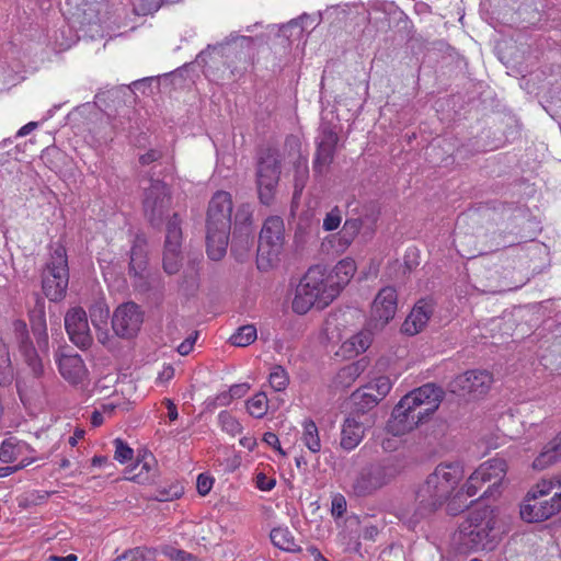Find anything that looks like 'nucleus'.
<instances>
[{
	"mask_svg": "<svg viewBox=\"0 0 561 561\" xmlns=\"http://www.w3.org/2000/svg\"><path fill=\"white\" fill-rule=\"evenodd\" d=\"M433 310L434 308L431 302L420 300L405 319L402 325L403 332L409 335H414L421 332L433 314Z\"/></svg>",
	"mask_w": 561,
	"mask_h": 561,
	"instance_id": "obj_24",
	"label": "nucleus"
},
{
	"mask_svg": "<svg viewBox=\"0 0 561 561\" xmlns=\"http://www.w3.org/2000/svg\"><path fill=\"white\" fill-rule=\"evenodd\" d=\"M363 371V365L360 362L353 363L344 368H342L339 373L340 378H348L351 381H354Z\"/></svg>",
	"mask_w": 561,
	"mask_h": 561,
	"instance_id": "obj_49",
	"label": "nucleus"
},
{
	"mask_svg": "<svg viewBox=\"0 0 561 561\" xmlns=\"http://www.w3.org/2000/svg\"><path fill=\"white\" fill-rule=\"evenodd\" d=\"M232 199L227 192H217L210 199L206 221V250L210 260H221L229 244Z\"/></svg>",
	"mask_w": 561,
	"mask_h": 561,
	"instance_id": "obj_6",
	"label": "nucleus"
},
{
	"mask_svg": "<svg viewBox=\"0 0 561 561\" xmlns=\"http://www.w3.org/2000/svg\"><path fill=\"white\" fill-rule=\"evenodd\" d=\"M363 222L359 218L346 219L337 237V247L341 250L347 249L362 229Z\"/></svg>",
	"mask_w": 561,
	"mask_h": 561,
	"instance_id": "obj_35",
	"label": "nucleus"
},
{
	"mask_svg": "<svg viewBox=\"0 0 561 561\" xmlns=\"http://www.w3.org/2000/svg\"><path fill=\"white\" fill-rule=\"evenodd\" d=\"M197 335H198L197 332H195L194 334H191L178 346V352L180 355L185 356V355H188L193 351Z\"/></svg>",
	"mask_w": 561,
	"mask_h": 561,
	"instance_id": "obj_54",
	"label": "nucleus"
},
{
	"mask_svg": "<svg viewBox=\"0 0 561 561\" xmlns=\"http://www.w3.org/2000/svg\"><path fill=\"white\" fill-rule=\"evenodd\" d=\"M561 456V433L546 445L539 456L534 460L533 467L537 470H543L554 463Z\"/></svg>",
	"mask_w": 561,
	"mask_h": 561,
	"instance_id": "obj_29",
	"label": "nucleus"
},
{
	"mask_svg": "<svg viewBox=\"0 0 561 561\" xmlns=\"http://www.w3.org/2000/svg\"><path fill=\"white\" fill-rule=\"evenodd\" d=\"M68 5L75 8L72 18L82 26L100 24L107 14V3L104 0H68Z\"/></svg>",
	"mask_w": 561,
	"mask_h": 561,
	"instance_id": "obj_20",
	"label": "nucleus"
},
{
	"mask_svg": "<svg viewBox=\"0 0 561 561\" xmlns=\"http://www.w3.org/2000/svg\"><path fill=\"white\" fill-rule=\"evenodd\" d=\"M147 264L146 239L144 236H136L130 250V271L135 275L141 274Z\"/></svg>",
	"mask_w": 561,
	"mask_h": 561,
	"instance_id": "obj_33",
	"label": "nucleus"
},
{
	"mask_svg": "<svg viewBox=\"0 0 561 561\" xmlns=\"http://www.w3.org/2000/svg\"><path fill=\"white\" fill-rule=\"evenodd\" d=\"M462 477L459 462L438 465L416 491L414 504L399 510V519L413 529L447 501Z\"/></svg>",
	"mask_w": 561,
	"mask_h": 561,
	"instance_id": "obj_1",
	"label": "nucleus"
},
{
	"mask_svg": "<svg viewBox=\"0 0 561 561\" xmlns=\"http://www.w3.org/2000/svg\"><path fill=\"white\" fill-rule=\"evenodd\" d=\"M339 296V285L328 277L324 267H310L296 287L293 310L298 314L307 313L311 308L324 309Z\"/></svg>",
	"mask_w": 561,
	"mask_h": 561,
	"instance_id": "obj_5",
	"label": "nucleus"
},
{
	"mask_svg": "<svg viewBox=\"0 0 561 561\" xmlns=\"http://www.w3.org/2000/svg\"><path fill=\"white\" fill-rule=\"evenodd\" d=\"M144 322V313L138 305L128 301L119 305L112 317V328L122 339H133Z\"/></svg>",
	"mask_w": 561,
	"mask_h": 561,
	"instance_id": "obj_13",
	"label": "nucleus"
},
{
	"mask_svg": "<svg viewBox=\"0 0 561 561\" xmlns=\"http://www.w3.org/2000/svg\"><path fill=\"white\" fill-rule=\"evenodd\" d=\"M396 474L397 469L390 462L370 463L355 476L352 491L359 497L373 495L387 485Z\"/></svg>",
	"mask_w": 561,
	"mask_h": 561,
	"instance_id": "obj_10",
	"label": "nucleus"
},
{
	"mask_svg": "<svg viewBox=\"0 0 561 561\" xmlns=\"http://www.w3.org/2000/svg\"><path fill=\"white\" fill-rule=\"evenodd\" d=\"M256 339V328L252 324L240 327L236 333H233L229 341L232 345L238 347H244L253 343Z\"/></svg>",
	"mask_w": 561,
	"mask_h": 561,
	"instance_id": "obj_39",
	"label": "nucleus"
},
{
	"mask_svg": "<svg viewBox=\"0 0 561 561\" xmlns=\"http://www.w3.org/2000/svg\"><path fill=\"white\" fill-rule=\"evenodd\" d=\"M65 327L70 341L81 350H87L92 344V335L88 317L82 308L70 309L65 317Z\"/></svg>",
	"mask_w": 561,
	"mask_h": 561,
	"instance_id": "obj_18",
	"label": "nucleus"
},
{
	"mask_svg": "<svg viewBox=\"0 0 561 561\" xmlns=\"http://www.w3.org/2000/svg\"><path fill=\"white\" fill-rule=\"evenodd\" d=\"M398 309V295L393 287L381 288L376 295L370 309L369 325L382 329L396 316Z\"/></svg>",
	"mask_w": 561,
	"mask_h": 561,
	"instance_id": "obj_15",
	"label": "nucleus"
},
{
	"mask_svg": "<svg viewBox=\"0 0 561 561\" xmlns=\"http://www.w3.org/2000/svg\"><path fill=\"white\" fill-rule=\"evenodd\" d=\"M270 538L272 543L280 550L287 552H299L301 548L296 543L293 533L288 527H275L271 530Z\"/></svg>",
	"mask_w": 561,
	"mask_h": 561,
	"instance_id": "obj_32",
	"label": "nucleus"
},
{
	"mask_svg": "<svg viewBox=\"0 0 561 561\" xmlns=\"http://www.w3.org/2000/svg\"><path fill=\"white\" fill-rule=\"evenodd\" d=\"M506 461L502 458H494L483 462L480 467L470 476V483L477 479H481L482 482L491 483L490 486L483 492V496L492 494V488L500 484L506 473Z\"/></svg>",
	"mask_w": 561,
	"mask_h": 561,
	"instance_id": "obj_21",
	"label": "nucleus"
},
{
	"mask_svg": "<svg viewBox=\"0 0 561 561\" xmlns=\"http://www.w3.org/2000/svg\"><path fill=\"white\" fill-rule=\"evenodd\" d=\"M256 488L261 491H271L275 484H276V481L275 479H272V478H268L266 477L264 473H259L256 476Z\"/></svg>",
	"mask_w": 561,
	"mask_h": 561,
	"instance_id": "obj_56",
	"label": "nucleus"
},
{
	"mask_svg": "<svg viewBox=\"0 0 561 561\" xmlns=\"http://www.w3.org/2000/svg\"><path fill=\"white\" fill-rule=\"evenodd\" d=\"M115 453L114 459L121 463H125L133 459L134 450L121 438L114 440Z\"/></svg>",
	"mask_w": 561,
	"mask_h": 561,
	"instance_id": "obj_44",
	"label": "nucleus"
},
{
	"mask_svg": "<svg viewBox=\"0 0 561 561\" xmlns=\"http://www.w3.org/2000/svg\"><path fill=\"white\" fill-rule=\"evenodd\" d=\"M342 222V211L335 207L331 209L323 219V229L325 231H333L339 228Z\"/></svg>",
	"mask_w": 561,
	"mask_h": 561,
	"instance_id": "obj_46",
	"label": "nucleus"
},
{
	"mask_svg": "<svg viewBox=\"0 0 561 561\" xmlns=\"http://www.w3.org/2000/svg\"><path fill=\"white\" fill-rule=\"evenodd\" d=\"M351 399L356 411L362 414L371 410L381 401V399H377V394L373 391V388L367 385L354 391Z\"/></svg>",
	"mask_w": 561,
	"mask_h": 561,
	"instance_id": "obj_31",
	"label": "nucleus"
},
{
	"mask_svg": "<svg viewBox=\"0 0 561 561\" xmlns=\"http://www.w3.org/2000/svg\"><path fill=\"white\" fill-rule=\"evenodd\" d=\"M337 141V133L332 127L328 125L321 126L316 140L317 151L313 161V171L316 173H323L332 163Z\"/></svg>",
	"mask_w": 561,
	"mask_h": 561,
	"instance_id": "obj_19",
	"label": "nucleus"
},
{
	"mask_svg": "<svg viewBox=\"0 0 561 561\" xmlns=\"http://www.w3.org/2000/svg\"><path fill=\"white\" fill-rule=\"evenodd\" d=\"M493 381L492 375L486 370H469L456 376L449 383V389L458 396L484 394Z\"/></svg>",
	"mask_w": 561,
	"mask_h": 561,
	"instance_id": "obj_17",
	"label": "nucleus"
},
{
	"mask_svg": "<svg viewBox=\"0 0 561 561\" xmlns=\"http://www.w3.org/2000/svg\"><path fill=\"white\" fill-rule=\"evenodd\" d=\"M110 312L108 308L103 302H96L91 309H90V317L92 324L94 328H98V325H106L107 319H108Z\"/></svg>",
	"mask_w": 561,
	"mask_h": 561,
	"instance_id": "obj_43",
	"label": "nucleus"
},
{
	"mask_svg": "<svg viewBox=\"0 0 561 561\" xmlns=\"http://www.w3.org/2000/svg\"><path fill=\"white\" fill-rule=\"evenodd\" d=\"M182 229L178 215L168 221L163 251V268L168 274L179 272L182 264L181 255Z\"/></svg>",
	"mask_w": 561,
	"mask_h": 561,
	"instance_id": "obj_16",
	"label": "nucleus"
},
{
	"mask_svg": "<svg viewBox=\"0 0 561 561\" xmlns=\"http://www.w3.org/2000/svg\"><path fill=\"white\" fill-rule=\"evenodd\" d=\"M356 263L352 257H345L337 262L333 270V274H328V277H333L334 283L339 285V294L342 288L348 284L356 272Z\"/></svg>",
	"mask_w": 561,
	"mask_h": 561,
	"instance_id": "obj_34",
	"label": "nucleus"
},
{
	"mask_svg": "<svg viewBox=\"0 0 561 561\" xmlns=\"http://www.w3.org/2000/svg\"><path fill=\"white\" fill-rule=\"evenodd\" d=\"M279 174L280 167L277 154L270 150L260 158L256 172L259 197L263 204L270 205L273 201Z\"/></svg>",
	"mask_w": 561,
	"mask_h": 561,
	"instance_id": "obj_12",
	"label": "nucleus"
},
{
	"mask_svg": "<svg viewBox=\"0 0 561 561\" xmlns=\"http://www.w3.org/2000/svg\"><path fill=\"white\" fill-rule=\"evenodd\" d=\"M379 530L374 525L365 526L362 530V537L365 540H375L376 536L378 535Z\"/></svg>",
	"mask_w": 561,
	"mask_h": 561,
	"instance_id": "obj_62",
	"label": "nucleus"
},
{
	"mask_svg": "<svg viewBox=\"0 0 561 561\" xmlns=\"http://www.w3.org/2000/svg\"><path fill=\"white\" fill-rule=\"evenodd\" d=\"M284 221L278 216L268 217L260 232L257 247V268L266 271L277 261L284 245Z\"/></svg>",
	"mask_w": 561,
	"mask_h": 561,
	"instance_id": "obj_8",
	"label": "nucleus"
},
{
	"mask_svg": "<svg viewBox=\"0 0 561 561\" xmlns=\"http://www.w3.org/2000/svg\"><path fill=\"white\" fill-rule=\"evenodd\" d=\"M316 19L308 13H302L296 19L290 20L286 24L278 27L279 36L288 41L300 38L305 32L306 26L311 25Z\"/></svg>",
	"mask_w": 561,
	"mask_h": 561,
	"instance_id": "obj_28",
	"label": "nucleus"
},
{
	"mask_svg": "<svg viewBox=\"0 0 561 561\" xmlns=\"http://www.w3.org/2000/svg\"><path fill=\"white\" fill-rule=\"evenodd\" d=\"M263 442L267 444L268 446L273 447L275 450L279 453V455L285 456L286 453L283 450L279 444V439L276 434L272 432H266L263 435Z\"/></svg>",
	"mask_w": 561,
	"mask_h": 561,
	"instance_id": "obj_58",
	"label": "nucleus"
},
{
	"mask_svg": "<svg viewBox=\"0 0 561 561\" xmlns=\"http://www.w3.org/2000/svg\"><path fill=\"white\" fill-rule=\"evenodd\" d=\"M556 485H558V488L561 489V477H557L550 480H542L540 483L537 484L536 490H534L533 492H535L537 496H545L549 494L554 489Z\"/></svg>",
	"mask_w": 561,
	"mask_h": 561,
	"instance_id": "obj_48",
	"label": "nucleus"
},
{
	"mask_svg": "<svg viewBox=\"0 0 561 561\" xmlns=\"http://www.w3.org/2000/svg\"><path fill=\"white\" fill-rule=\"evenodd\" d=\"M251 209L249 205H242L236 214V224L249 225L251 221Z\"/></svg>",
	"mask_w": 561,
	"mask_h": 561,
	"instance_id": "obj_57",
	"label": "nucleus"
},
{
	"mask_svg": "<svg viewBox=\"0 0 561 561\" xmlns=\"http://www.w3.org/2000/svg\"><path fill=\"white\" fill-rule=\"evenodd\" d=\"M253 43V38L244 35H237L231 33L225 42L208 45L207 48L201 51L197 56V62L204 67V71L207 75H214L215 70H219L217 67L219 62H222L230 68V72L232 76L239 73L240 70L238 67L232 66V57H236L239 61H243L247 64V54L243 51H239L238 48H247L250 49Z\"/></svg>",
	"mask_w": 561,
	"mask_h": 561,
	"instance_id": "obj_7",
	"label": "nucleus"
},
{
	"mask_svg": "<svg viewBox=\"0 0 561 561\" xmlns=\"http://www.w3.org/2000/svg\"><path fill=\"white\" fill-rule=\"evenodd\" d=\"M373 388V391L377 394V399H383L390 392L392 382L389 377L380 376L367 383Z\"/></svg>",
	"mask_w": 561,
	"mask_h": 561,
	"instance_id": "obj_42",
	"label": "nucleus"
},
{
	"mask_svg": "<svg viewBox=\"0 0 561 561\" xmlns=\"http://www.w3.org/2000/svg\"><path fill=\"white\" fill-rule=\"evenodd\" d=\"M561 507V490L549 500H539L535 492H529L520 506V516L528 523H538L550 518Z\"/></svg>",
	"mask_w": 561,
	"mask_h": 561,
	"instance_id": "obj_14",
	"label": "nucleus"
},
{
	"mask_svg": "<svg viewBox=\"0 0 561 561\" xmlns=\"http://www.w3.org/2000/svg\"><path fill=\"white\" fill-rule=\"evenodd\" d=\"M213 484H214V480L211 477H209L205 473L198 474L197 481H196V488L201 495H203V496L207 495L210 492Z\"/></svg>",
	"mask_w": 561,
	"mask_h": 561,
	"instance_id": "obj_51",
	"label": "nucleus"
},
{
	"mask_svg": "<svg viewBox=\"0 0 561 561\" xmlns=\"http://www.w3.org/2000/svg\"><path fill=\"white\" fill-rule=\"evenodd\" d=\"M161 157V152L154 149H151L147 151L146 153L141 154L139 158V161L141 164H149L156 160H158Z\"/></svg>",
	"mask_w": 561,
	"mask_h": 561,
	"instance_id": "obj_61",
	"label": "nucleus"
},
{
	"mask_svg": "<svg viewBox=\"0 0 561 561\" xmlns=\"http://www.w3.org/2000/svg\"><path fill=\"white\" fill-rule=\"evenodd\" d=\"M13 378V368L11 364L8 345L0 339V383L11 382Z\"/></svg>",
	"mask_w": 561,
	"mask_h": 561,
	"instance_id": "obj_37",
	"label": "nucleus"
},
{
	"mask_svg": "<svg viewBox=\"0 0 561 561\" xmlns=\"http://www.w3.org/2000/svg\"><path fill=\"white\" fill-rule=\"evenodd\" d=\"M96 331V340L102 345L106 346L107 348L113 347V336L110 334L107 329H103L101 325H98L95 328Z\"/></svg>",
	"mask_w": 561,
	"mask_h": 561,
	"instance_id": "obj_55",
	"label": "nucleus"
},
{
	"mask_svg": "<svg viewBox=\"0 0 561 561\" xmlns=\"http://www.w3.org/2000/svg\"><path fill=\"white\" fill-rule=\"evenodd\" d=\"M60 375L71 385H79L88 376V369L83 359L78 354H62L57 357Z\"/></svg>",
	"mask_w": 561,
	"mask_h": 561,
	"instance_id": "obj_22",
	"label": "nucleus"
},
{
	"mask_svg": "<svg viewBox=\"0 0 561 561\" xmlns=\"http://www.w3.org/2000/svg\"><path fill=\"white\" fill-rule=\"evenodd\" d=\"M127 552L134 561H154L157 553H158V549L147 548V547H137Z\"/></svg>",
	"mask_w": 561,
	"mask_h": 561,
	"instance_id": "obj_45",
	"label": "nucleus"
},
{
	"mask_svg": "<svg viewBox=\"0 0 561 561\" xmlns=\"http://www.w3.org/2000/svg\"><path fill=\"white\" fill-rule=\"evenodd\" d=\"M359 419L357 414L350 415L341 425L340 446L345 451L355 449L365 436L366 426Z\"/></svg>",
	"mask_w": 561,
	"mask_h": 561,
	"instance_id": "obj_23",
	"label": "nucleus"
},
{
	"mask_svg": "<svg viewBox=\"0 0 561 561\" xmlns=\"http://www.w3.org/2000/svg\"><path fill=\"white\" fill-rule=\"evenodd\" d=\"M247 411L255 419H262L268 411V399L264 392L254 394L247 401Z\"/></svg>",
	"mask_w": 561,
	"mask_h": 561,
	"instance_id": "obj_36",
	"label": "nucleus"
},
{
	"mask_svg": "<svg viewBox=\"0 0 561 561\" xmlns=\"http://www.w3.org/2000/svg\"><path fill=\"white\" fill-rule=\"evenodd\" d=\"M495 525L496 515L491 507L470 512L453 535L454 548L460 553L494 550L501 540Z\"/></svg>",
	"mask_w": 561,
	"mask_h": 561,
	"instance_id": "obj_3",
	"label": "nucleus"
},
{
	"mask_svg": "<svg viewBox=\"0 0 561 561\" xmlns=\"http://www.w3.org/2000/svg\"><path fill=\"white\" fill-rule=\"evenodd\" d=\"M443 396V390L434 383L412 390L393 408L386 425L387 432L393 436L411 432L438 409Z\"/></svg>",
	"mask_w": 561,
	"mask_h": 561,
	"instance_id": "obj_2",
	"label": "nucleus"
},
{
	"mask_svg": "<svg viewBox=\"0 0 561 561\" xmlns=\"http://www.w3.org/2000/svg\"><path fill=\"white\" fill-rule=\"evenodd\" d=\"M371 342L373 336L370 331L363 330L352 335L350 339L345 340L340 346V350L337 351L336 354L345 358L355 357L366 352L370 346Z\"/></svg>",
	"mask_w": 561,
	"mask_h": 561,
	"instance_id": "obj_26",
	"label": "nucleus"
},
{
	"mask_svg": "<svg viewBox=\"0 0 561 561\" xmlns=\"http://www.w3.org/2000/svg\"><path fill=\"white\" fill-rule=\"evenodd\" d=\"M33 453L34 450L28 444L11 436L5 438L0 445V461L3 463L19 461L20 463L23 458L33 457Z\"/></svg>",
	"mask_w": 561,
	"mask_h": 561,
	"instance_id": "obj_25",
	"label": "nucleus"
},
{
	"mask_svg": "<svg viewBox=\"0 0 561 561\" xmlns=\"http://www.w3.org/2000/svg\"><path fill=\"white\" fill-rule=\"evenodd\" d=\"M69 268L67 253L62 245H57L43 272V290L53 301L61 299L68 287Z\"/></svg>",
	"mask_w": 561,
	"mask_h": 561,
	"instance_id": "obj_9",
	"label": "nucleus"
},
{
	"mask_svg": "<svg viewBox=\"0 0 561 561\" xmlns=\"http://www.w3.org/2000/svg\"><path fill=\"white\" fill-rule=\"evenodd\" d=\"M171 204L170 192L167 185L159 180H150L145 187L142 201L144 213L153 226H159Z\"/></svg>",
	"mask_w": 561,
	"mask_h": 561,
	"instance_id": "obj_11",
	"label": "nucleus"
},
{
	"mask_svg": "<svg viewBox=\"0 0 561 561\" xmlns=\"http://www.w3.org/2000/svg\"><path fill=\"white\" fill-rule=\"evenodd\" d=\"M153 465L154 459L151 455L144 456L130 469L126 470V479L137 483L149 482L153 477Z\"/></svg>",
	"mask_w": 561,
	"mask_h": 561,
	"instance_id": "obj_27",
	"label": "nucleus"
},
{
	"mask_svg": "<svg viewBox=\"0 0 561 561\" xmlns=\"http://www.w3.org/2000/svg\"><path fill=\"white\" fill-rule=\"evenodd\" d=\"M164 404L168 409V416L170 421H175L179 416L176 405L171 399H164Z\"/></svg>",
	"mask_w": 561,
	"mask_h": 561,
	"instance_id": "obj_63",
	"label": "nucleus"
},
{
	"mask_svg": "<svg viewBox=\"0 0 561 561\" xmlns=\"http://www.w3.org/2000/svg\"><path fill=\"white\" fill-rule=\"evenodd\" d=\"M38 126V124L36 122H30L27 124H25L24 126H22L18 133H16V137L18 138H21V137H24L26 135H28L30 133H32L34 129H36Z\"/></svg>",
	"mask_w": 561,
	"mask_h": 561,
	"instance_id": "obj_64",
	"label": "nucleus"
},
{
	"mask_svg": "<svg viewBox=\"0 0 561 561\" xmlns=\"http://www.w3.org/2000/svg\"><path fill=\"white\" fill-rule=\"evenodd\" d=\"M268 382L275 391H283L289 383V377L282 366H275L270 373Z\"/></svg>",
	"mask_w": 561,
	"mask_h": 561,
	"instance_id": "obj_41",
	"label": "nucleus"
},
{
	"mask_svg": "<svg viewBox=\"0 0 561 561\" xmlns=\"http://www.w3.org/2000/svg\"><path fill=\"white\" fill-rule=\"evenodd\" d=\"M250 386L248 383L233 385L229 389L231 398H242L249 391Z\"/></svg>",
	"mask_w": 561,
	"mask_h": 561,
	"instance_id": "obj_60",
	"label": "nucleus"
},
{
	"mask_svg": "<svg viewBox=\"0 0 561 561\" xmlns=\"http://www.w3.org/2000/svg\"><path fill=\"white\" fill-rule=\"evenodd\" d=\"M161 553L173 561H193L194 560V557L191 553H188L184 550L176 549L171 546H163L161 548Z\"/></svg>",
	"mask_w": 561,
	"mask_h": 561,
	"instance_id": "obj_47",
	"label": "nucleus"
},
{
	"mask_svg": "<svg viewBox=\"0 0 561 561\" xmlns=\"http://www.w3.org/2000/svg\"><path fill=\"white\" fill-rule=\"evenodd\" d=\"M30 322L32 333L36 340L37 348L34 347L30 337L25 321L16 319L11 323V335L25 364L31 368L35 378H38L44 370L39 353L47 354L49 341L47 334V324L43 304L30 312Z\"/></svg>",
	"mask_w": 561,
	"mask_h": 561,
	"instance_id": "obj_4",
	"label": "nucleus"
},
{
	"mask_svg": "<svg viewBox=\"0 0 561 561\" xmlns=\"http://www.w3.org/2000/svg\"><path fill=\"white\" fill-rule=\"evenodd\" d=\"M300 440L311 454H319L322 448L320 434L317 424L311 419H306L301 423Z\"/></svg>",
	"mask_w": 561,
	"mask_h": 561,
	"instance_id": "obj_30",
	"label": "nucleus"
},
{
	"mask_svg": "<svg viewBox=\"0 0 561 561\" xmlns=\"http://www.w3.org/2000/svg\"><path fill=\"white\" fill-rule=\"evenodd\" d=\"M218 421L221 430L232 436H236L242 432L241 423L228 411H221L218 414Z\"/></svg>",
	"mask_w": 561,
	"mask_h": 561,
	"instance_id": "obj_40",
	"label": "nucleus"
},
{
	"mask_svg": "<svg viewBox=\"0 0 561 561\" xmlns=\"http://www.w3.org/2000/svg\"><path fill=\"white\" fill-rule=\"evenodd\" d=\"M231 401L232 398L229 391H224L216 397L208 399L207 404L209 409L214 410L219 407H228Z\"/></svg>",
	"mask_w": 561,
	"mask_h": 561,
	"instance_id": "obj_50",
	"label": "nucleus"
},
{
	"mask_svg": "<svg viewBox=\"0 0 561 561\" xmlns=\"http://www.w3.org/2000/svg\"><path fill=\"white\" fill-rule=\"evenodd\" d=\"M309 175V169H308V162L306 158H300L295 163V191H294V199H298L300 197V194L306 185V182L308 180Z\"/></svg>",
	"mask_w": 561,
	"mask_h": 561,
	"instance_id": "obj_38",
	"label": "nucleus"
},
{
	"mask_svg": "<svg viewBox=\"0 0 561 561\" xmlns=\"http://www.w3.org/2000/svg\"><path fill=\"white\" fill-rule=\"evenodd\" d=\"M34 461H35V457L23 458V460L15 466L2 467V468H0V478L8 477V476L16 472L18 470L27 467L28 465L33 463Z\"/></svg>",
	"mask_w": 561,
	"mask_h": 561,
	"instance_id": "obj_52",
	"label": "nucleus"
},
{
	"mask_svg": "<svg viewBox=\"0 0 561 561\" xmlns=\"http://www.w3.org/2000/svg\"><path fill=\"white\" fill-rule=\"evenodd\" d=\"M484 482L481 481V479H477L474 480V482L472 481V483H470V477L468 478L467 482L465 483L462 490L466 492V494L468 496H474L477 495L479 489L481 488V485L483 484Z\"/></svg>",
	"mask_w": 561,
	"mask_h": 561,
	"instance_id": "obj_59",
	"label": "nucleus"
},
{
	"mask_svg": "<svg viewBox=\"0 0 561 561\" xmlns=\"http://www.w3.org/2000/svg\"><path fill=\"white\" fill-rule=\"evenodd\" d=\"M346 512V501L344 496L336 495L332 500L331 513L334 517H341Z\"/></svg>",
	"mask_w": 561,
	"mask_h": 561,
	"instance_id": "obj_53",
	"label": "nucleus"
}]
</instances>
